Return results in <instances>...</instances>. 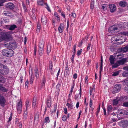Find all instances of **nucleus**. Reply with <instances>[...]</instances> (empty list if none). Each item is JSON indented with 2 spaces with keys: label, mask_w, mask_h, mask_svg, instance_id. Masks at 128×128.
I'll return each instance as SVG.
<instances>
[{
  "label": "nucleus",
  "mask_w": 128,
  "mask_h": 128,
  "mask_svg": "<svg viewBox=\"0 0 128 128\" xmlns=\"http://www.w3.org/2000/svg\"><path fill=\"white\" fill-rule=\"evenodd\" d=\"M109 8L110 9V12H114L116 10V7L114 4H110L109 5Z\"/></svg>",
  "instance_id": "nucleus-8"
},
{
  "label": "nucleus",
  "mask_w": 128,
  "mask_h": 128,
  "mask_svg": "<svg viewBox=\"0 0 128 128\" xmlns=\"http://www.w3.org/2000/svg\"><path fill=\"white\" fill-rule=\"evenodd\" d=\"M51 50V46L50 45H48L47 48V54H48L50 52Z\"/></svg>",
  "instance_id": "nucleus-37"
},
{
  "label": "nucleus",
  "mask_w": 128,
  "mask_h": 128,
  "mask_svg": "<svg viewBox=\"0 0 128 128\" xmlns=\"http://www.w3.org/2000/svg\"><path fill=\"white\" fill-rule=\"evenodd\" d=\"M0 90L4 92H7L8 90L3 86L1 89Z\"/></svg>",
  "instance_id": "nucleus-43"
},
{
  "label": "nucleus",
  "mask_w": 128,
  "mask_h": 128,
  "mask_svg": "<svg viewBox=\"0 0 128 128\" xmlns=\"http://www.w3.org/2000/svg\"><path fill=\"white\" fill-rule=\"evenodd\" d=\"M121 50L122 52H126L128 51V46L127 45L126 46L123 47L121 48Z\"/></svg>",
  "instance_id": "nucleus-27"
},
{
  "label": "nucleus",
  "mask_w": 128,
  "mask_h": 128,
  "mask_svg": "<svg viewBox=\"0 0 128 128\" xmlns=\"http://www.w3.org/2000/svg\"><path fill=\"white\" fill-rule=\"evenodd\" d=\"M112 109V107L110 105H109L107 106V110L108 114L110 113Z\"/></svg>",
  "instance_id": "nucleus-26"
},
{
  "label": "nucleus",
  "mask_w": 128,
  "mask_h": 128,
  "mask_svg": "<svg viewBox=\"0 0 128 128\" xmlns=\"http://www.w3.org/2000/svg\"><path fill=\"white\" fill-rule=\"evenodd\" d=\"M28 80H27L25 82V85L26 87H28Z\"/></svg>",
  "instance_id": "nucleus-61"
},
{
  "label": "nucleus",
  "mask_w": 128,
  "mask_h": 128,
  "mask_svg": "<svg viewBox=\"0 0 128 128\" xmlns=\"http://www.w3.org/2000/svg\"><path fill=\"white\" fill-rule=\"evenodd\" d=\"M53 66L52 61L50 62L49 68L50 72L52 74V73Z\"/></svg>",
  "instance_id": "nucleus-29"
},
{
  "label": "nucleus",
  "mask_w": 128,
  "mask_h": 128,
  "mask_svg": "<svg viewBox=\"0 0 128 128\" xmlns=\"http://www.w3.org/2000/svg\"><path fill=\"white\" fill-rule=\"evenodd\" d=\"M36 100L35 99H33L32 102V107L34 108H35L36 107Z\"/></svg>",
  "instance_id": "nucleus-34"
},
{
  "label": "nucleus",
  "mask_w": 128,
  "mask_h": 128,
  "mask_svg": "<svg viewBox=\"0 0 128 128\" xmlns=\"http://www.w3.org/2000/svg\"><path fill=\"white\" fill-rule=\"evenodd\" d=\"M119 6L122 7H124L127 5V3L125 1H120L119 3Z\"/></svg>",
  "instance_id": "nucleus-18"
},
{
  "label": "nucleus",
  "mask_w": 128,
  "mask_h": 128,
  "mask_svg": "<svg viewBox=\"0 0 128 128\" xmlns=\"http://www.w3.org/2000/svg\"><path fill=\"white\" fill-rule=\"evenodd\" d=\"M118 28L114 26H112L108 28V31L111 33H113L114 32V31L117 30Z\"/></svg>",
  "instance_id": "nucleus-13"
},
{
  "label": "nucleus",
  "mask_w": 128,
  "mask_h": 128,
  "mask_svg": "<svg viewBox=\"0 0 128 128\" xmlns=\"http://www.w3.org/2000/svg\"><path fill=\"white\" fill-rule=\"evenodd\" d=\"M3 14L4 16H8L10 18H13L14 16L13 14L9 11H4Z\"/></svg>",
  "instance_id": "nucleus-10"
},
{
  "label": "nucleus",
  "mask_w": 128,
  "mask_h": 128,
  "mask_svg": "<svg viewBox=\"0 0 128 128\" xmlns=\"http://www.w3.org/2000/svg\"><path fill=\"white\" fill-rule=\"evenodd\" d=\"M46 8L47 9V10H48L49 12H51V10H50L49 8V6H48V5L47 4H46Z\"/></svg>",
  "instance_id": "nucleus-58"
},
{
  "label": "nucleus",
  "mask_w": 128,
  "mask_h": 128,
  "mask_svg": "<svg viewBox=\"0 0 128 128\" xmlns=\"http://www.w3.org/2000/svg\"><path fill=\"white\" fill-rule=\"evenodd\" d=\"M59 32L60 33L62 32L64 30V27L62 24H60L58 28Z\"/></svg>",
  "instance_id": "nucleus-25"
},
{
  "label": "nucleus",
  "mask_w": 128,
  "mask_h": 128,
  "mask_svg": "<svg viewBox=\"0 0 128 128\" xmlns=\"http://www.w3.org/2000/svg\"><path fill=\"white\" fill-rule=\"evenodd\" d=\"M24 117L25 119H26L27 118V115L26 113L24 112Z\"/></svg>",
  "instance_id": "nucleus-64"
},
{
  "label": "nucleus",
  "mask_w": 128,
  "mask_h": 128,
  "mask_svg": "<svg viewBox=\"0 0 128 128\" xmlns=\"http://www.w3.org/2000/svg\"><path fill=\"white\" fill-rule=\"evenodd\" d=\"M2 54L3 56L10 57L14 55V53L12 50L8 48L3 50Z\"/></svg>",
  "instance_id": "nucleus-1"
},
{
  "label": "nucleus",
  "mask_w": 128,
  "mask_h": 128,
  "mask_svg": "<svg viewBox=\"0 0 128 128\" xmlns=\"http://www.w3.org/2000/svg\"><path fill=\"white\" fill-rule=\"evenodd\" d=\"M69 16L70 18L72 16L73 18H76V15L75 13H71V14H69Z\"/></svg>",
  "instance_id": "nucleus-42"
},
{
  "label": "nucleus",
  "mask_w": 128,
  "mask_h": 128,
  "mask_svg": "<svg viewBox=\"0 0 128 128\" xmlns=\"http://www.w3.org/2000/svg\"><path fill=\"white\" fill-rule=\"evenodd\" d=\"M121 89V85L120 84H116L113 89L112 92L115 94L119 92Z\"/></svg>",
  "instance_id": "nucleus-4"
},
{
  "label": "nucleus",
  "mask_w": 128,
  "mask_h": 128,
  "mask_svg": "<svg viewBox=\"0 0 128 128\" xmlns=\"http://www.w3.org/2000/svg\"><path fill=\"white\" fill-rule=\"evenodd\" d=\"M118 114H124V110H123L119 109L118 110Z\"/></svg>",
  "instance_id": "nucleus-31"
},
{
  "label": "nucleus",
  "mask_w": 128,
  "mask_h": 128,
  "mask_svg": "<svg viewBox=\"0 0 128 128\" xmlns=\"http://www.w3.org/2000/svg\"><path fill=\"white\" fill-rule=\"evenodd\" d=\"M5 80V78L2 76H0V82H3Z\"/></svg>",
  "instance_id": "nucleus-44"
},
{
  "label": "nucleus",
  "mask_w": 128,
  "mask_h": 128,
  "mask_svg": "<svg viewBox=\"0 0 128 128\" xmlns=\"http://www.w3.org/2000/svg\"><path fill=\"white\" fill-rule=\"evenodd\" d=\"M54 16L56 17L55 19L58 21H59L60 20V18L59 16L58 15L57 13L56 12H55L54 13Z\"/></svg>",
  "instance_id": "nucleus-32"
},
{
  "label": "nucleus",
  "mask_w": 128,
  "mask_h": 128,
  "mask_svg": "<svg viewBox=\"0 0 128 128\" xmlns=\"http://www.w3.org/2000/svg\"><path fill=\"white\" fill-rule=\"evenodd\" d=\"M91 44H88L87 48V51H88L90 49Z\"/></svg>",
  "instance_id": "nucleus-57"
},
{
  "label": "nucleus",
  "mask_w": 128,
  "mask_h": 128,
  "mask_svg": "<svg viewBox=\"0 0 128 128\" xmlns=\"http://www.w3.org/2000/svg\"><path fill=\"white\" fill-rule=\"evenodd\" d=\"M44 48H39L38 52L40 56H42L44 53Z\"/></svg>",
  "instance_id": "nucleus-28"
},
{
  "label": "nucleus",
  "mask_w": 128,
  "mask_h": 128,
  "mask_svg": "<svg viewBox=\"0 0 128 128\" xmlns=\"http://www.w3.org/2000/svg\"><path fill=\"white\" fill-rule=\"evenodd\" d=\"M69 101H70V103H72V101H70V98H68V100H67V102L66 104V106H68V109L70 110L72 109L73 106V104L72 103V104H70L68 102Z\"/></svg>",
  "instance_id": "nucleus-12"
},
{
  "label": "nucleus",
  "mask_w": 128,
  "mask_h": 128,
  "mask_svg": "<svg viewBox=\"0 0 128 128\" xmlns=\"http://www.w3.org/2000/svg\"><path fill=\"white\" fill-rule=\"evenodd\" d=\"M38 73V71H36L35 72V75L37 78H38L39 77V74Z\"/></svg>",
  "instance_id": "nucleus-52"
},
{
  "label": "nucleus",
  "mask_w": 128,
  "mask_h": 128,
  "mask_svg": "<svg viewBox=\"0 0 128 128\" xmlns=\"http://www.w3.org/2000/svg\"><path fill=\"white\" fill-rule=\"evenodd\" d=\"M75 55V54L74 53L72 55V57H71V62L72 63H73L74 62V56Z\"/></svg>",
  "instance_id": "nucleus-51"
},
{
  "label": "nucleus",
  "mask_w": 128,
  "mask_h": 128,
  "mask_svg": "<svg viewBox=\"0 0 128 128\" xmlns=\"http://www.w3.org/2000/svg\"><path fill=\"white\" fill-rule=\"evenodd\" d=\"M122 37V36L120 35H117L112 37L111 39L112 42L114 44H117V40H118V38H121Z\"/></svg>",
  "instance_id": "nucleus-5"
},
{
  "label": "nucleus",
  "mask_w": 128,
  "mask_h": 128,
  "mask_svg": "<svg viewBox=\"0 0 128 128\" xmlns=\"http://www.w3.org/2000/svg\"><path fill=\"white\" fill-rule=\"evenodd\" d=\"M60 86V84L59 83H58L56 86V88L58 90Z\"/></svg>",
  "instance_id": "nucleus-62"
},
{
  "label": "nucleus",
  "mask_w": 128,
  "mask_h": 128,
  "mask_svg": "<svg viewBox=\"0 0 128 128\" xmlns=\"http://www.w3.org/2000/svg\"><path fill=\"white\" fill-rule=\"evenodd\" d=\"M51 99L50 98H48L46 101V104L48 108H50L51 105Z\"/></svg>",
  "instance_id": "nucleus-22"
},
{
  "label": "nucleus",
  "mask_w": 128,
  "mask_h": 128,
  "mask_svg": "<svg viewBox=\"0 0 128 128\" xmlns=\"http://www.w3.org/2000/svg\"><path fill=\"white\" fill-rule=\"evenodd\" d=\"M22 101L20 100V102L17 103L16 105V108L20 114L22 112Z\"/></svg>",
  "instance_id": "nucleus-6"
},
{
  "label": "nucleus",
  "mask_w": 128,
  "mask_h": 128,
  "mask_svg": "<svg viewBox=\"0 0 128 128\" xmlns=\"http://www.w3.org/2000/svg\"><path fill=\"white\" fill-rule=\"evenodd\" d=\"M119 74V72L118 71H116L114 72L112 74V76H116L118 75Z\"/></svg>",
  "instance_id": "nucleus-49"
},
{
  "label": "nucleus",
  "mask_w": 128,
  "mask_h": 128,
  "mask_svg": "<svg viewBox=\"0 0 128 128\" xmlns=\"http://www.w3.org/2000/svg\"><path fill=\"white\" fill-rule=\"evenodd\" d=\"M92 101L90 99V108H91L92 106Z\"/></svg>",
  "instance_id": "nucleus-60"
},
{
  "label": "nucleus",
  "mask_w": 128,
  "mask_h": 128,
  "mask_svg": "<svg viewBox=\"0 0 128 128\" xmlns=\"http://www.w3.org/2000/svg\"><path fill=\"white\" fill-rule=\"evenodd\" d=\"M124 106L126 107H128V102H124L123 104Z\"/></svg>",
  "instance_id": "nucleus-50"
},
{
  "label": "nucleus",
  "mask_w": 128,
  "mask_h": 128,
  "mask_svg": "<svg viewBox=\"0 0 128 128\" xmlns=\"http://www.w3.org/2000/svg\"><path fill=\"white\" fill-rule=\"evenodd\" d=\"M126 58H124L118 61V62L120 65H122L124 64L126 62Z\"/></svg>",
  "instance_id": "nucleus-20"
},
{
  "label": "nucleus",
  "mask_w": 128,
  "mask_h": 128,
  "mask_svg": "<svg viewBox=\"0 0 128 128\" xmlns=\"http://www.w3.org/2000/svg\"><path fill=\"white\" fill-rule=\"evenodd\" d=\"M123 76L126 77L128 75V72H124L122 74Z\"/></svg>",
  "instance_id": "nucleus-48"
},
{
  "label": "nucleus",
  "mask_w": 128,
  "mask_h": 128,
  "mask_svg": "<svg viewBox=\"0 0 128 128\" xmlns=\"http://www.w3.org/2000/svg\"><path fill=\"white\" fill-rule=\"evenodd\" d=\"M67 119L66 116L65 115H64L62 117V119L64 121H66Z\"/></svg>",
  "instance_id": "nucleus-53"
},
{
  "label": "nucleus",
  "mask_w": 128,
  "mask_h": 128,
  "mask_svg": "<svg viewBox=\"0 0 128 128\" xmlns=\"http://www.w3.org/2000/svg\"><path fill=\"white\" fill-rule=\"evenodd\" d=\"M46 82V77L44 76L42 80V82L41 83L42 86H44Z\"/></svg>",
  "instance_id": "nucleus-33"
},
{
  "label": "nucleus",
  "mask_w": 128,
  "mask_h": 128,
  "mask_svg": "<svg viewBox=\"0 0 128 128\" xmlns=\"http://www.w3.org/2000/svg\"><path fill=\"white\" fill-rule=\"evenodd\" d=\"M41 22L43 25H46L47 23V18L45 16H42L41 18Z\"/></svg>",
  "instance_id": "nucleus-16"
},
{
  "label": "nucleus",
  "mask_w": 128,
  "mask_h": 128,
  "mask_svg": "<svg viewBox=\"0 0 128 128\" xmlns=\"http://www.w3.org/2000/svg\"><path fill=\"white\" fill-rule=\"evenodd\" d=\"M2 20V21L3 22H4L5 23L8 22L9 21V20L6 18H4Z\"/></svg>",
  "instance_id": "nucleus-47"
},
{
  "label": "nucleus",
  "mask_w": 128,
  "mask_h": 128,
  "mask_svg": "<svg viewBox=\"0 0 128 128\" xmlns=\"http://www.w3.org/2000/svg\"><path fill=\"white\" fill-rule=\"evenodd\" d=\"M118 100L117 98H116L113 100L112 104L114 106H116L118 104Z\"/></svg>",
  "instance_id": "nucleus-23"
},
{
  "label": "nucleus",
  "mask_w": 128,
  "mask_h": 128,
  "mask_svg": "<svg viewBox=\"0 0 128 128\" xmlns=\"http://www.w3.org/2000/svg\"><path fill=\"white\" fill-rule=\"evenodd\" d=\"M115 57L118 59H120L123 56V54L121 52H116L114 54Z\"/></svg>",
  "instance_id": "nucleus-9"
},
{
  "label": "nucleus",
  "mask_w": 128,
  "mask_h": 128,
  "mask_svg": "<svg viewBox=\"0 0 128 128\" xmlns=\"http://www.w3.org/2000/svg\"><path fill=\"white\" fill-rule=\"evenodd\" d=\"M109 60L111 64H114V56L113 55H111L110 56L109 58Z\"/></svg>",
  "instance_id": "nucleus-21"
},
{
  "label": "nucleus",
  "mask_w": 128,
  "mask_h": 128,
  "mask_svg": "<svg viewBox=\"0 0 128 128\" xmlns=\"http://www.w3.org/2000/svg\"><path fill=\"white\" fill-rule=\"evenodd\" d=\"M12 32H0V37L3 40H9L11 37L10 33Z\"/></svg>",
  "instance_id": "nucleus-2"
},
{
  "label": "nucleus",
  "mask_w": 128,
  "mask_h": 128,
  "mask_svg": "<svg viewBox=\"0 0 128 128\" xmlns=\"http://www.w3.org/2000/svg\"><path fill=\"white\" fill-rule=\"evenodd\" d=\"M120 37V38H118V40H117V44H118L120 45V44H121L123 43L124 42H125V40H122L121 39Z\"/></svg>",
  "instance_id": "nucleus-24"
},
{
  "label": "nucleus",
  "mask_w": 128,
  "mask_h": 128,
  "mask_svg": "<svg viewBox=\"0 0 128 128\" xmlns=\"http://www.w3.org/2000/svg\"><path fill=\"white\" fill-rule=\"evenodd\" d=\"M117 98H118L119 102H123L128 99V97L127 96H121L120 97H118Z\"/></svg>",
  "instance_id": "nucleus-15"
},
{
  "label": "nucleus",
  "mask_w": 128,
  "mask_h": 128,
  "mask_svg": "<svg viewBox=\"0 0 128 128\" xmlns=\"http://www.w3.org/2000/svg\"><path fill=\"white\" fill-rule=\"evenodd\" d=\"M9 71V69L6 66L0 63V73L2 74H8Z\"/></svg>",
  "instance_id": "nucleus-3"
},
{
  "label": "nucleus",
  "mask_w": 128,
  "mask_h": 128,
  "mask_svg": "<svg viewBox=\"0 0 128 128\" xmlns=\"http://www.w3.org/2000/svg\"><path fill=\"white\" fill-rule=\"evenodd\" d=\"M39 118V114L38 113H36L35 114L34 120H38Z\"/></svg>",
  "instance_id": "nucleus-40"
},
{
  "label": "nucleus",
  "mask_w": 128,
  "mask_h": 128,
  "mask_svg": "<svg viewBox=\"0 0 128 128\" xmlns=\"http://www.w3.org/2000/svg\"><path fill=\"white\" fill-rule=\"evenodd\" d=\"M76 44H75L74 46L73 47V49L74 50V51H73V54L74 53L75 54L76 52Z\"/></svg>",
  "instance_id": "nucleus-56"
},
{
  "label": "nucleus",
  "mask_w": 128,
  "mask_h": 128,
  "mask_svg": "<svg viewBox=\"0 0 128 128\" xmlns=\"http://www.w3.org/2000/svg\"><path fill=\"white\" fill-rule=\"evenodd\" d=\"M77 78V75L76 74H74L73 75V78L74 79H76Z\"/></svg>",
  "instance_id": "nucleus-63"
},
{
  "label": "nucleus",
  "mask_w": 128,
  "mask_h": 128,
  "mask_svg": "<svg viewBox=\"0 0 128 128\" xmlns=\"http://www.w3.org/2000/svg\"><path fill=\"white\" fill-rule=\"evenodd\" d=\"M6 27L8 28L9 30H13L15 28H17L15 24L10 25L6 26Z\"/></svg>",
  "instance_id": "nucleus-14"
},
{
  "label": "nucleus",
  "mask_w": 128,
  "mask_h": 128,
  "mask_svg": "<svg viewBox=\"0 0 128 128\" xmlns=\"http://www.w3.org/2000/svg\"><path fill=\"white\" fill-rule=\"evenodd\" d=\"M123 114H118L117 116L119 119H121L123 118Z\"/></svg>",
  "instance_id": "nucleus-45"
},
{
  "label": "nucleus",
  "mask_w": 128,
  "mask_h": 128,
  "mask_svg": "<svg viewBox=\"0 0 128 128\" xmlns=\"http://www.w3.org/2000/svg\"><path fill=\"white\" fill-rule=\"evenodd\" d=\"M82 49H81L80 50H78V51L77 53V54L78 56H80V54H81V52H82Z\"/></svg>",
  "instance_id": "nucleus-55"
},
{
  "label": "nucleus",
  "mask_w": 128,
  "mask_h": 128,
  "mask_svg": "<svg viewBox=\"0 0 128 128\" xmlns=\"http://www.w3.org/2000/svg\"><path fill=\"white\" fill-rule=\"evenodd\" d=\"M30 83L31 84H32L33 83L34 80V76H32V74L30 76Z\"/></svg>",
  "instance_id": "nucleus-35"
},
{
  "label": "nucleus",
  "mask_w": 128,
  "mask_h": 128,
  "mask_svg": "<svg viewBox=\"0 0 128 128\" xmlns=\"http://www.w3.org/2000/svg\"><path fill=\"white\" fill-rule=\"evenodd\" d=\"M26 111L28 110V107L30 106L29 102L28 101H26Z\"/></svg>",
  "instance_id": "nucleus-38"
},
{
  "label": "nucleus",
  "mask_w": 128,
  "mask_h": 128,
  "mask_svg": "<svg viewBox=\"0 0 128 128\" xmlns=\"http://www.w3.org/2000/svg\"><path fill=\"white\" fill-rule=\"evenodd\" d=\"M3 45L5 46L7 48H8L10 46L12 47V45L10 42L6 44H3Z\"/></svg>",
  "instance_id": "nucleus-36"
},
{
  "label": "nucleus",
  "mask_w": 128,
  "mask_h": 128,
  "mask_svg": "<svg viewBox=\"0 0 128 128\" xmlns=\"http://www.w3.org/2000/svg\"><path fill=\"white\" fill-rule=\"evenodd\" d=\"M120 65V64L118 63V62L117 61L116 63L114 64L112 66V68H116L118 67Z\"/></svg>",
  "instance_id": "nucleus-39"
},
{
  "label": "nucleus",
  "mask_w": 128,
  "mask_h": 128,
  "mask_svg": "<svg viewBox=\"0 0 128 128\" xmlns=\"http://www.w3.org/2000/svg\"><path fill=\"white\" fill-rule=\"evenodd\" d=\"M93 89L92 88H90V95H92V94Z\"/></svg>",
  "instance_id": "nucleus-59"
},
{
  "label": "nucleus",
  "mask_w": 128,
  "mask_h": 128,
  "mask_svg": "<svg viewBox=\"0 0 128 128\" xmlns=\"http://www.w3.org/2000/svg\"><path fill=\"white\" fill-rule=\"evenodd\" d=\"M120 33L122 34L128 36V32H122Z\"/></svg>",
  "instance_id": "nucleus-46"
},
{
  "label": "nucleus",
  "mask_w": 128,
  "mask_h": 128,
  "mask_svg": "<svg viewBox=\"0 0 128 128\" xmlns=\"http://www.w3.org/2000/svg\"><path fill=\"white\" fill-rule=\"evenodd\" d=\"M6 6L7 8H9L10 9H12L14 8V5L12 3L9 2L7 3L6 4Z\"/></svg>",
  "instance_id": "nucleus-17"
},
{
  "label": "nucleus",
  "mask_w": 128,
  "mask_h": 128,
  "mask_svg": "<svg viewBox=\"0 0 128 128\" xmlns=\"http://www.w3.org/2000/svg\"><path fill=\"white\" fill-rule=\"evenodd\" d=\"M102 8L104 10H106L107 9V6L106 5H104L103 6H102Z\"/></svg>",
  "instance_id": "nucleus-54"
},
{
  "label": "nucleus",
  "mask_w": 128,
  "mask_h": 128,
  "mask_svg": "<svg viewBox=\"0 0 128 128\" xmlns=\"http://www.w3.org/2000/svg\"><path fill=\"white\" fill-rule=\"evenodd\" d=\"M44 41L43 40H40V41L39 44V48H44Z\"/></svg>",
  "instance_id": "nucleus-19"
},
{
  "label": "nucleus",
  "mask_w": 128,
  "mask_h": 128,
  "mask_svg": "<svg viewBox=\"0 0 128 128\" xmlns=\"http://www.w3.org/2000/svg\"><path fill=\"white\" fill-rule=\"evenodd\" d=\"M44 122L49 123L50 122V120H49V118L48 117H46L45 118H44Z\"/></svg>",
  "instance_id": "nucleus-41"
},
{
  "label": "nucleus",
  "mask_w": 128,
  "mask_h": 128,
  "mask_svg": "<svg viewBox=\"0 0 128 128\" xmlns=\"http://www.w3.org/2000/svg\"><path fill=\"white\" fill-rule=\"evenodd\" d=\"M38 4L42 6L44 4H46V3H44V2L43 0H41L38 1Z\"/></svg>",
  "instance_id": "nucleus-30"
},
{
  "label": "nucleus",
  "mask_w": 128,
  "mask_h": 128,
  "mask_svg": "<svg viewBox=\"0 0 128 128\" xmlns=\"http://www.w3.org/2000/svg\"><path fill=\"white\" fill-rule=\"evenodd\" d=\"M120 125L123 128H128V121L123 120H121L120 122Z\"/></svg>",
  "instance_id": "nucleus-7"
},
{
  "label": "nucleus",
  "mask_w": 128,
  "mask_h": 128,
  "mask_svg": "<svg viewBox=\"0 0 128 128\" xmlns=\"http://www.w3.org/2000/svg\"><path fill=\"white\" fill-rule=\"evenodd\" d=\"M5 102L4 97L0 94V104L3 107L4 106Z\"/></svg>",
  "instance_id": "nucleus-11"
}]
</instances>
